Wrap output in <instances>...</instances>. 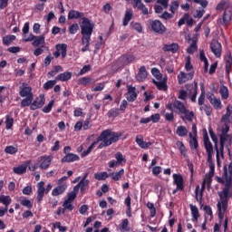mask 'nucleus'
Wrapping results in <instances>:
<instances>
[{"mask_svg": "<svg viewBox=\"0 0 232 232\" xmlns=\"http://www.w3.org/2000/svg\"><path fill=\"white\" fill-rule=\"evenodd\" d=\"M223 179H225L226 184L223 190L218 192L219 200L217 204L218 218H220V220L224 218V215H226V211H227V198L231 197L232 162L229 163L228 167H224Z\"/></svg>", "mask_w": 232, "mask_h": 232, "instance_id": "1", "label": "nucleus"}, {"mask_svg": "<svg viewBox=\"0 0 232 232\" xmlns=\"http://www.w3.org/2000/svg\"><path fill=\"white\" fill-rule=\"evenodd\" d=\"M119 133L113 132L111 130H105L102 131L100 136L93 141L91 146L82 153V157H86L92 153V150L97 146V143L101 142L98 146V150H102V148H108V146H111L113 142H117L119 140Z\"/></svg>", "mask_w": 232, "mask_h": 232, "instance_id": "2", "label": "nucleus"}, {"mask_svg": "<svg viewBox=\"0 0 232 232\" xmlns=\"http://www.w3.org/2000/svg\"><path fill=\"white\" fill-rule=\"evenodd\" d=\"M203 140L204 147L207 151V162H208V168H210V171L208 172L209 177H213L215 175V162L213 161V144L209 140V136H208V130H203Z\"/></svg>", "mask_w": 232, "mask_h": 232, "instance_id": "3", "label": "nucleus"}, {"mask_svg": "<svg viewBox=\"0 0 232 232\" xmlns=\"http://www.w3.org/2000/svg\"><path fill=\"white\" fill-rule=\"evenodd\" d=\"M80 27L82 37H92L93 28H95V24L92 23L90 19L82 17Z\"/></svg>", "mask_w": 232, "mask_h": 232, "instance_id": "4", "label": "nucleus"}, {"mask_svg": "<svg viewBox=\"0 0 232 232\" xmlns=\"http://www.w3.org/2000/svg\"><path fill=\"white\" fill-rule=\"evenodd\" d=\"M149 24L155 34H159L160 35H162V34H166V26H164V24L160 22V20H149Z\"/></svg>", "mask_w": 232, "mask_h": 232, "instance_id": "5", "label": "nucleus"}, {"mask_svg": "<svg viewBox=\"0 0 232 232\" xmlns=\"http://www.w3.org/2000/svg\"><path fill=\"white\" fill-rule=\"evenodd\" d=\"M232 136L229 134H221L220 135V147L218 148L219 158H224V144H227V146H231Z\"/></svg>", "mask_w": 232, "mask_h": 232, "instance_id": "6", "label": "nucleus"}, {"mask_svg": "<svg viewBox=\"0 0 232 232\" xmlns=\"http://www.w3.org/2000/svg\"><path fill=\"white\" fill-rule=\"evenodd\" d=\"M53 156H41L37 160V164L41 169H48L52 164Z\"/></svg>", "mask_w": 232, "mask_h": 232, "instance_id": "7", "label": "nucleus"}, {"mask_svg": "<svg viewBox=\"0 0 232 232\" xmlns=\"http://www.w3.org/2000/svg\"><path fill=\"white\" fill-rule=\"evenodd\" d=\"M209 135L215 144L216 157H217V164L220 166V150H218V140L217 139V135L213 132V129H209Z\"/></svg>", "mask_w": 232, "mask_h": 232, "instance_id": "8", "label": "nucleus"}, {"mask_svg": "<svg viewBox=\"0 0 232 232\" xmlns=\"http://www.w3.org/2000/svg\"><path fill=\"white\" fill-rule=\"evenodd\" d=\"M195 77V71H191L188 73L184 72H180L178 75V81L180 84H184V82H188V81H191Z\"/></svg>", "mask_w": 232, "mask_h": 232, "instance_id": "9", "label": "nucleus"}, {"mask_svg": "<svg viewBox=\"0 0 232 232\" xmlns=\"http://www.w3.org/2000/svg\"><path fill=\"white\" fill-rule=\"evenodd\" d=\"M210 50L216 57L222 55V44L217 40H212L210 44Z\"/></svg>", "mask_w": 232, "mask_h": 232, "instance_id": "10", "label": "nucleus"}, {"mask_svg": "<svg viewBox=\"0 0 232 232\" xmlns=\"http://www.w3.org/2000/svg\"><path fill=\"white\" fill-rule=\"evenodd\" d=\"M135 87L131 85L127 86L126 99L129 101V102H134V101H137L139 93L135 92Z\"/></svg>", "mask_w": 232, "mask_h": 232, "instance_id": "11", "label": "nucleus"}, {"mask_svg": "<svg viewBox=\"0 0 232 232\" xmlns=\"http://www.w3.org/2000/svg\"><path fill=\"white\" fill-rule=\"evenodd\" d=\"M232 19V7L227 6L225 8L223 18H222V24H229Z\"/></svg>", "mask_w": 232, "mask_h": 232, "instance_id": "12", "label": "nucleus"}, {"mask_svg": "<svg viewBox=\"0 0 232 232\" xmlns=\"http://www.w3.org/2000/svg\"><path fill=\"white\" fill-rule=\"evenodd\" d=\"M44 102H46V99L44 98V95L42 94L31 104V110L43 108V106H44Z\"/></svg>", "mask_w": 232, "mask_h": 232, "instance_id": "13", "label": "nucleus"}, {"mask_svg": "<svg viewBox=\"0 0 232 232\" xmlns=\"http://www.w3.org/2000/svg\"><path fill=\"white\" fill-rule=\"evenodd\" d=\"M188 92H189V94L191 95L190 101L192 102H197V93L198 90V86L197 85V82L195 84H190L187 86Z\"/></svg>", "mask_w": 232, "mask_h": 232, "instance_id": "14", "label": "nucleus"}, {"mask_svg": "<svg viewBox=\"0 0 232 232\" xmlns=\"http://www.w3.org/2000/svg\"><path fill=\"white\" fill-rule=\"evenodd\" d=\"M37 200L38 202L43 201V198L44 197V192L46 191V188H44V181H40L37 184Z\"/></svg>", "mask_w": 232, "mask_h": 232, "instance_id": "15", "label": "nucleus"}, {"mask_svg": "<svg viewBox=\"0 0 232 232\" xmlns=\"http://www.w3.org/2000/svg\"><path fill=\"white\" fill-rule=\"evenodd\" d=\"M19 93L22 97H34V93H32V87L26 86V83H23V87L21 88Z\"/></svg>", "mask_w": 232, "mask_h": 232, "instance_id": "16", "label": "nucleus"}, {"mask_svg": "<svg viewBox=\"0 0 232 232\" xmlns=\"http://www.w3.org/2000/svg\"><path fill=\"white\" fill-rule=\"evenodd\" d=\"M32 44L35 48H37L39 46H40V48H44V44H45L44 36V35H40V36L34 35V40H33Z\"/></svg>", "mask_w": 232, "mask_h": 232, "instance_id": "17", "label": "nucleus"}, {"mask_svg": "<svg viewBox=\"0 0 232 232\" xmlns=\"http://www.w3.org/2000/svg\"><path fill=\"white\" fill-rule=\"evenodd\" d=\"M148 77V72H146V67L141 66L139 70L138 74L136 75V81L139 82H143V81H146V78Z\"/></svg>", "mask_w": 232, "mask_h": 232, "instance_id": "18", "label": "nucleus"}, {"mask_svg": "<svg viewBox=\"0 0 232 232\" xmlns=\"http://www.w3.org/2000/svg\"><path fill=\"white\" fill-rule=\"evenodd\" d=\"M66 188H68V185H66V183L58 185L52 191L53 197H58V195H63V193L66 191Z\"/></svg>", "mask_w": 232, "mask_h": 232, "instance_id": "19", "label": "nucleus"}, {"mask_svg": "<svg viewBox=\"0 0 232 232\" xmlns=\"http://www.w3.org/2000/svg\"><path fill=\"white\" fill-rule=\"evenodd\" d=\"M173 179H174V184H176L177 188L176 189H184V179L182 178L181 175L179 174H173Z\"/></svg>", "mask_w": 232, "mask_h": 232, "instance_id": "20", "label": "nucleus"}, {"mask_svg": "<svg viewBox=\"0 0 232 232\" xmlns=\"http://www.w3.org/2000/svg\"><path fill=\"white\" fill-rule=\"evenodd\" d=\"M90 41H92V37L82 36V44L83 47L81 49V52H90Z\"/></svg>", "mask_w": 232, "mask_h": 232, "instance_id": "21", "label": "nucleus"}, {"mask_svg": "<svg viewBox=\"0 0 232 232\" xmlns=\"http://www.w3.org/2000/svg\"><path fill=\"white\" fill-rule=\"evenodd\" d=\"M133 7L140 10L143 15H148L150 14L148 7H146V5L142 3V0H138L137 3L133 5Z\"/></svg>", "mask_w": 232, "mask_h": 232, "instance_id": "22", "label": "nucleus"}, {"mask_svg": "<svg viewBox=\"0 0 232 232\" xmlns=\"http://www.w3.org/2000/svg\"><path fill=\"white\" fill-rule=\"evenodd\" d=\"M79 156L73 153H67L62 160L61 162H75L79 160Z\"/></svg>", "mask_w": 232, "mask_h": 232, "instance_id": "23", "label": "nucleus"}, {"mask_svg": "<svg viewBox=\"0 0 232 232\" xmlns=\"http://www.w3.org/2000/svg\"><path fill=\"white\" fill-rule=\"evenodd\" d=\"M208 101L215 110H222V102L220 99L210 96L208 97Z\"/></svg>", "mask_w": 232, "mask_h": 232, "instance_id": "24", "label": "nucleus"}, {"mask_svg": "<svg viewBox=\"0 0 232 232\" xmlns=\"http://www.w3.org/2000/svg\"><path fill=\"white\" fill-rule=\"evenodd\" d=\"M67 48H68V45L66 44H58L55 46V49L60 53V55H62L63 59L66 57Z\"/></svg>", "mask_w": 232, "mask_h": 232, "instance_id": "25", "label": "nucleus"}, {"mask_svg": "<svg viewBox=\"0 0 232 232\" xmlns=\"http://www.w3.org/2000/svg\"><path fill=\"white\" fill-rule=\"evenodd\" d=\"M179 51V44H165L163 46V52H171L172 53H177Z\"/></svg>", "mask_w": 232, "mask_h": 232, "instance_id": "26", "label": "nucleus"}, {"mask_svg": "<svg viewBox=\"0 0 232 232\" xmlns=\"http://www.w3.org/2000/svg\"><path fill=\"white\" fill-rule=\"evenodd\" d=\"M193 117H195V113H193V111H188V109H186L185 111L181 113L182 121H188V122H191V121H193Z\"/></svg>", "mask_w": 232, "mask_h": 232, "instance_id": "27", "label": "nucleus"}, {"mask_svg": "<svg viewBox=\"0 0 232 232\" xmlns=\"http://www.w3.org/2000/svg\"><path fill=\"white\" fill-rule=\"evenodd\" d=\"M225 62H226V72L227 73H229L231 72V66H232V55L231 53H227L225 56Z\"/></svg>", "mask_w": 232, "mask_h": 232, "instance_id": "28", "label": "nucleus"}, {"mask_svg": "<svg viewBox=\"0 0 232 232\" xmlns=\"http://www.w3.org/2000/svg\"><path fill=\"white\" fill-rule=\"evenodd\" d=\"M191 215H192V222H197L198 220V218L200 217L198 213V208L197 206L189 205Z\"/></svg>", "mask_w": 232, "mask_h": 232, "instance_id": "29", "label": "nucleus"}, {"mask_svg": "<svg viewBox=\"0 0 232 232\" xmlns=\"http://www.w3.org/2000/svg\"><path fill=\"white\" fill-rule=\"evenodd\" d=\"M88 184H90V180L81 179L74 188H77V191L81 189V193H84L86 191V186H88Z\"/></svg>", "mask_w": 232, "mask_h": 232, "instance_id": "30", "label": "nucleus"}, {"mask_svg": "<svg viewBox=\"0 0 232 232\" xmlns=\"http://www.w3.org/2000/svg\"><path fill=\"white\" fill-rule=\"evenodd\" d=\"M70 79H72V72H65L60 73L56 77V81H62L63 82H64L66 81H70Z\"/></svg>", "mask_w": 232, "mask_h": 232, "instance_id": "31", "label": "nucleus"}, {"mask_svg": "<svg viewBox=\"0 0 232 232\" xmlns=\"http://www.w3.org/2000/svg\"><path fill=\"white\" fill-rule=\"evenodd\" d=\"M81 17H84V13L71 10L68 14V19H80Z\"/></svg>", "mask_w": 232, "mask_h": 232, "instance_id": "32", "label": "nucleus"}, {"mask_svg": "<svg viewBox=\"0 0 232 232\" xmlns=\"http://www.w3.org/2000/svg\"><path fill=\"white\" fill-rule=\"evenodd\" d=\"M173 108H175L176 110H179V113H183L184 111H186V106L182 102L179 100L173 102Z\"/></svg>", "mask_w": 232, "mask_h": 232, "instance_id": "33", "label": "nucleus"}, {"mask_svg": "<svg viewBox=\"0 0 232 232\" xmlns=\"http://www.w3.org/2000/svg\"><path fill=\"white\" fill-rule=\"evenodd\" d=\"M152 82L157 86L158 90H162L166 92L168 90V85H166V81H156L152 80Z\"/></svg>", "mask_w": 232, "mask_h": 232, "instance_id": "34", "label": "nucleus"}, {"mask_svg": "<svg viewBox=\"0 0 232 232\" xmlns=\"http://www.w3.org/2000/svg\"><path fill=\"white\" fill-rule=\"evenodd\" d=\"M136 144H138V146L142 149H146L149 146H151V142H145L140 136L136 137Z\"/></svg>", "mask_w": 232, "mask_h": 232, "instance_id": "35", "label": "nucleus"}, {"mask_svg": "<svg viewBox=\"0 0 232 232\" xmlns=\"http://www.w3.org/2000/svg\"><path fill=\"white\" fill-rule=\"evenodd\" d=\"M0 202L8 208V206L12 204V198H10V196L2 195L0 196Z\"/></svg>", "mask_w": 232, "mask_h": 232, "instance_id": "36", "label": "nucleus"}, {"mask_svg": "<svg viewBox=\"0 0 232 232\" xmlns=\"http://www.w3.org/2000/svg\"><path fill=\"white\" fill-rule=\"evenodd\" d=\"M199 59H200V61H202V63H204L205 72H208L209 63L208 62V58L206 57V53H204V50H201L199 52Z\"/></svg>", "mask_w": 232, "mask_h": 232, "instance_id": "37", "label": "nucleus"}, {"mask_svg": "<svg viewBox=\"0 0 232 232\" xmlns=\"http://www.w3.org/2000/svg\"><path fill=\"white\" fill-rule=\"evenodd\" d=\"M219 93L222 99L226 100L229 97V90L226 87V85H221L219 89Z\"/></svg>", "mask_w": 232, "mask_h": 232, "instance_id": "38", "label": "nucleus"}, {"mask_svg": "<svg viewBox=\"0 0 232 232\" xmlns=\"http://www.w3.org/2000/svg\"><path fill=\"white\" fill-rule=\"evenodd\" d=\"M232 114V108L230 106L227 107V112L225 115L221 118V122H231L229 121V117H231Z\"/></svg>", "mask_w": 232, "mask_h": 232, "instance_id": "39", "label": "nucleus"}, {"mask_svg": "<svg viewBox=\"0 0 232 232\" xmlns=\"http://www.w3.org/2000/svg\"><path fill=\"white\" fill-rule=\"evenodd\" d=\"M13 41H15V35H6L3 37V44L5 46H10Z\"/></svg>", "mask_w": 232, "mask_h": 232, "instance_id": "40", "label": "nucleus"}, {"mask_svg": "<svg viewBox=\"0 0 232 232\" xmlns=\"http://www.w3.org/2000/svg\"><path fill=\"white\" fill-rule=\"evenodd\" d=\"M63 208H62V213L64 214V211H66V209H68L69 211H73V205H72V201L66 199L63 202Z\"/></svg>", "mask_w": 232, "mask_h": 232, "instance_id": "41", "label": "nucleus"}, {"mask_svg": "<svg viewBox=\"0 0 232 232\" xmlns=\"http://www.w3.org/2000/svg\"><path fill=\"white\" fill-rule=\"evenodd\" d=\"M124 175V169H120L117 172H114L111 175L112 180H119L120 179H122V176Z\"/></svg>", "mask_w": 232, "mask_h": 232, "instance_id": "42", "label": "nucleus"}, {"mask_svg": "<svg viewBox=\"0 0 232 232\" xmlns=\"http://www.w3.org/2000/svg\"><path fill=\"white\" fill-rule=\"evenodd\" d=\"M190 140V148H194V150H197L198 148V141L197 140V137L193 136V134L189 133Z\"/></svg>", "mask_w": 232, "mask_h": 232, "instance_id": "43", "label": "nucleus"}, {"mask_svg": "<svg viewBox=\"0 0 232 232\" xmlns=\"http://www.w3.org/2000/svg\"><path fill=\"white\" fill-rule=\"evenodd\" d=\"M176 133L179 135V137H186V135H188V129H186L184 126H179Z\"/></svg>", "mask_w": 232, "mask_h": 232, "instance_id": "44", "label": "nucleus"}, {"mask_svg": "<svg viewBox=\"0 0 232 232\" xmlns=\"http://www.w3.org/2000/svg\"><path fill=\"white\" fill-rule=\"evenodd\" d=\"M78 193L79 190H77V188H73V189L67 195V200L73 202V199L77 198Z\"/></svg>", "mask_w": 232, "mask_h": 232, "instance_id": "45", "label": "nucleus"}, {"mask_svg": "<svg viewBox=\"0 0 232 232\" xmlns=\"http://www.w3.org/2000/svg\"><path fill=\"white\" fill-rule=\"evenodd\" d=\"M14 173L16 175H23L24 173H26V166H19V167H14L13 169Z\"/></svg>", "mask_w": 232, "mask_h": 232, "instance_id": "46", "label": "nucleus"}, {"mask_svg": "<svg viewBox=\"0 0 232 232\" xmlns=\"http://www.w3.org/2000/svg\"><path fill=\"white\" fill-rule=\"evenodd\" d=\"M108 177H110V175H108V172H100L94 174V178L96 179V180H106Z\"/></svg>", "mask_w": 232, "mask_h": 232, "instance_id": "47", "label": "nucleus"}, {"mask_svg": "<svg viewBox=\"0 0 232 232\" xmlns=\"http://www.w3.org/2000/svg\"><path fill=\"white\" fill-rule=\"evenodd\" d=\"M132 15H133V14L131 13V11L126 12L125 16L123 18V26H128V23H130V21H131Z\"/></svg>", "mask_w": 232, "mask_h": 232, "instance_id": "48", "label": "nucleus"}, {"mask_svg": "<svg viewBox=\"0 0 232 232\" xmlns=\"http://www.w3.org/2000/svg\"><path fill=\"white\" fill-rule=\"evenodd\" d=\"M115 159L116 161L121 165V164H126V158H124V156H122L121 152H117L115 154Z\"/></svg>", "mask_w": 232, "mask_h": 232, "instance_id": "49", "label": "nucleus"}, {"mask_svg": "<svg viewBox=\"0 0 232 232\" xmlns=\"http://www.w3.org/2000/svg\"><path fill=\"white\" fill-rule=\"evenodd\" d=\"M198 50V47L197 46V42L193 41V43L188 47L187 52L190 54L195 53Z\"/></svg>", "mask_w": 232, "mask_h": 232, "instance_id": "50", "label": "nucleus"}, {"mask_svg": "<svg viewBox=\"0 0 232 232\" xmlns=\"http://www.w3.org/2000/svg\"><path fill=\"white\" fill-rule=\"evenodd\" d=\"M55 84H57V80H50L44 83V90H51Z\"/></svg>", "mask_w": 232, "mask_h": 232, "instance_id": "51", "label": "nucleus"}, {"mask_svg": "<svg viewBox=\"0 0 232 232\" xmlns=\"http://www.w3.org/2000/svg\"><path fill=\"white\" fill-rule=\"evenodd\" d=\"M79 82L82 86H86L88 84H92V82H93L92 81V78H90V77H82V78H80Z\"/></svg>", "mask_w": 232, "mask_h": 232, "instance_id": "52", "label": "nucleus"}, {"mask_svg": "<svg viewBox=\"0 0 232 232\" xmlns=\"http://www.w3.org/2000/svg\"><path fill=\"white\" fill-rule=\"evenodd\" d=\"M33 101H34V97H27V98L24 99L21 102L22 108H24L26 106H30L32 104Z\"/></svg>", "mask_w": 232, "mask_h": 232, "instance_id": "53", "label": "nucleus"}, {"mask_svg": "<svg viewBox=\"0 0 232 232\" xmlns=\"http://www.w3.org/2000/svg\"><path fill=\"white\" fill-rule=\"evenodd\" d=\"M5 128L6 130H10L12 128V126H14V118H11L10 115L6 116V120H5Z\"/></svg>", "mask_w": 232, "mask_h": 232, "instance_id": "54", "label": "nucleus"}, {"mask_svg": "<svg viewBox=\"0 0 232 232\" xmlns=\"http://www.w3.org/2000/svg\"><path fill=\"white\" fill-rule=\"evenodd\" d=\"M20 204L24 206V208H28V209H32V208H34V204H32V201H30V199H22L20 201Z\"/></svg>", "mask_w": 232, "mask_h": 232, "instance_id": "55", "label": "nucleus"}, {"mask_svg": "<svg viewBox=\"0 0 232 232\" xmlns=\"http://www.w3.org/2000/svg\"><path fill=\"white\" fill-rule=\"evenodd\" d=\"M224 127L221 129V135H227V131H229L230 123L229 121H223Z\"/></svg>", "mask_w": 232, "mask_h": 232, "instance_id": "56", "label": "nucleus"}, {"mask_svg": "<svg viewBox=\"0 0 232 232\" xmlns=\"http://www.w3.org/2000/svg\"><path fill=\"white\" fill-rule=\"evenodd\" d=\"M171 14H175L179 10V2L178 1H172L169 8Z\"/></svg>", "mask_w": 232, "mask_h": 232, "instance_id": "57", "label": "nucleus"}, {"mask_svg": "<svg viewBox=\"0 0 232 232\" xmlns=\"http://www.w3.org/2000/svg\"><path fill=\"white\" fill-rule=\"evenodd\" d=\"M130 26L132 28V30H135L136 32H139V34H140V32H142V25H140V24L139 23H131Z\"/></svg>", "mask_w": 232, "mask_h": 232, "instance_id": "58", "label": "nucleus"}, {"mask_svg": "<svg viewBox=\"0 0 232 232\" xmlns=\"http://www.w3.org/2000/svg\"><path fill=\"white\" fill-rule=\"evenodd\" d=\"M5 153H8L9 155H14V153L17 151V148L14 146H7L5 149Z\"/></svg>", "mask_w": 232, "mask_h": 232, "instance_id": "59", "label": "nucleus"}, {"mask_svg": "<svg viewBox=\"0 0 232 232\" xmlns=\"http://www.w3.org/2000/svg\"><path fill=\"white\" fill-rule=\"evenodd\" d=\"M79 31V24H72L70 27H69V32L70 34H72V35L77 34V32Z\"/></svg>", "mask_w": 232, "mask_h": 232, "instance_id": "60", "label": "nucleus"}, {"mask_svg": "<svg viewBox=\"0 0 232 232\" xmlns=\"http://www.w3.org/2000/svg\"><path fill=\"white\" fill-rule=\"evenodd\" d=\"M53 101H51L45 107L43 108L44 113H50L52 108H53Z\"/></svg>", "mask_w": 232, "mask_h": 232, "instance_id": "61", "label": "nucleus"}, {"mask_svg": "<svg viewBox=\"0 0 232 232\" xmlns=\"http://www.w3.org/2000/svg\"><path fill=\"white\" fill-rule=\"evenodd\" d=\"M122 59L125 64H130V63H133V61H135V56L129 54L124 56Z\"/></svg>", "mask_w": 232, "mask_h": 232, "instance_id": "62", "label": "nucleus"}, {"mask_svg": "<svg viewBox=\"0 0 232 232\" xmlns=\"http://www.w3.org/2000/svg\"><path fill=\"white\" fill-rule=\"evenodd\" d=\"M108 117H117L119 115V109H111L107 113Z\"/></svg>", "mask_w": 232, "mask_h": 232, "instance_id": "63", "label": "nucleus"}, {"mask_svg": "<svg viewBox=\"0 0 232 232\" xmlns=\"http://www.w3.org/2000/svg\"><path fill=\"white\" fill-rule=\"evenodd\" d=\"M111 11V5H110V3L105 4L102 6V12H104V14H110V12Z\"/></svg>", "mask_w": 232, "mask_h": 232, "instance_id": "64", "label": "nucleus"}]
</instances>
